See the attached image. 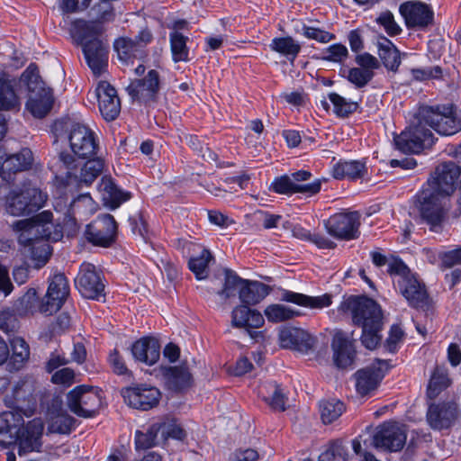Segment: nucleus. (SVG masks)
<instances>
[{"label":"nucleus","mask_w":461,"mask_h":461,"mask_svg":"<svg viewBox=\"0 0 461 461\" xmlns=\"http://www.w3.org/2000/svg\"><path fill=\"white\" fill-rule=\"evenodd\" d=\"M50 211H43L31 219L13 222L12 229L17 235L18 242L24 247H32L38 242H57L63 237L59 224L52 222Z\"/></svg>","instance_id":"1"},{"label":"nucleus","mask_w":461,"mask_h":461,"mask_svg":"<svg viewBox=\"0 0 461 461\" xmlns=\"http://www.w3.org/2000/svg\"><path fill=\"white\" fill-rule=\"evenodd\" d=\"M52 131L60 137L68 131V140L74 155L81 158H92L99 149L95 133L85 124L75 122L69 119L58 120L52 126Z\"/></svg>","instance_id":"2"},{"label":"nucleus","mask_w":461,"mask_h":461,"mask_svg":"<svg viewBox=\"0 0 461 461\" xmlns=\"http://www.w3.org/2000/svg\"><path fill=\"white\" fill-rule=\"evenodd\" d=\"M88 158L81 165L74 155L68 152L59 153V171L64 185H89L102 174L104 161L101 158Z\"/></svg>","instance_id":"3"},{"label":"nucleus","mask_w":461,"mask_h":461,"mask_svg":"<svg viewBox=\"0 0 461 461\" xmlns=\"http://www.w3.org/2000/svg\"><path fill=\"white\" fill-rule=\"evenodd\" d=\"M20 79L30 93L26 108L34 117H45L52 108L53 95L51 89L45 87L39 74L38 66L35 63H31L23 72Z\"/></svg>","instance_id":"4"},{"label":"nucleus","mask_w":461,"mask_h":461,"mask_svg":"<svg viewBox=\"0 0 461 461\" xmlns=\"http://www.w3.org/2000/svg\"><path fill=\"white\" fill-rule=\"evenodd\" d=\"M417 118L426 128L429 126L442 136H452L461 131V115L453 104L420 106Z\"/></svg>","instance_id":"5"},{"label":"nucleus","mask_w":461,"mask_h":461,"mask_svg":"<svg viewBox=\"0 0 461 461\" xmlns=\"http://www.w3.org/2000/svg\"><path fill=\"white\" fill-rule=\"evenodd\" d=\"M339 312L350 316L354 325L357 327H375L383 324V313L379 304L366 296L350 295L344 297Z\"/></svg>","instance_id":"6"},{"label":"nucleus","mask_w":461,"mask_h":461,"mask_svg":"<svg viewBox=\"0 0 461 461\" xmlns=\"http://www.w3.org/2000/svg\"><path fill=\"white\" fill-rule=\"evenodd\" d=\"M397 149L403 153L418 154L434 144V136L430 129L420 122L415 113L411 125L393 139Z\"/></svg>","instance_id":"7"},{"label":"nucleus","mask_w":461,"mask_h":461,"mask_svg":"<svg viewBox=\"0 0 461 461\" xmlns=\"http://www.w3.org/2000/svg\"><path fill=\"white\" fill-rule=\"evenodd\" d=\"M417 197L421 221L429 227L431 231L440 232L447 212L442 203V196L430 189L422 188Z\"/></svg>","instance_id":"8"},{"label":"nucleus","mask_w":461,"mask_h":461,"mask_svg":"<svg viewBox=\"0 0 461 461\" xmlns=\"http://www.w3.org/2000/svg\"><path fill=\"white\" fill-rule=\"evenodd\" d=\"M461 176V167L454 161H445L438 164L430 173L427 180V187L441 196L452 195Z\"/></svg>","instance_id":"9"},{"label":"nucleus","mask_w":461,"mask_h":461,"mask_svg":"<svg viewBox=\"0 0 461 461\" xmlns=\"http://www.w3.org/2000/svg\"><path fill=\"white\" fill-rule=\"evenodd\" d=\"M47 194L36 187H25L20 192L12 191L6 198V212L14 216L30 214L41 208Z\"/></svg>","instance_id":"10"},{"label":"nucleus","mask_w":461,"mask_h":461,"mask_svg":"<svg viewBox=\"0 0 461 461\" xmlns=\"http://www.w3.org/2000/svg\"><path fill=\"white\" fill-rule=\"evenodd\" d=\"M389 368L387 360L376 359L371 365L357 370L353 375L357 393L360 397L373 396Z\"/></svg>","instance_id":"11"},{"label":"nucleus","mask_w":461,"mask_h":461,"mask_svg":"<svg viewBox=\"0 0 461 461\" xmlns=\"http://www.w3.org/2000/svg\"><path fill=\"white\" fill-rule=\"evenodd\" d=\"M69 410L78 417L92 418L95 416L102 401L97 391L86 385H78L67 395Z\"/></svg>","instance_id":"12"},{"label":"nucleus","mask_w":461,"mask_h":461,"mask_svg":"<svg viewBox=\"0 0 461 461\" xmlns=\"http://www.w3.org/2000/svg\"><path fill=\"white\" fill-rule=\"evenodd\" d=\"M360 214L357 212H343L330 216L325 222L328 233L341 240H357L360 236Z\"/></svg>","instance_id":"13"},{"label":"nucleus","mask_w":461,"mask_h":461,"mask_svg":"<svg viewBox=\"0 0 461 461\" xmlns=\"http://www.w3.org/2000/svg\"><path fill=\"white\" fill-rule=\"evenodd\" d=\"M405 427L396 421H384L373 435V444L376 448L389 452L400 451L406 444Z\"/></svg>","instance_id":"14"},{"label":"nucleus","mask_w":461,"mask_h":461,"mask_svg":"<svg viewBox=\"0 0 461 461\" xmlns=\"http://www.w3.org/2000/svg\"><path fill=\"white\" fill-rule=\"evenodd\" d=\"M85 235L93 245L110 247L116 239L117 223L111 214H99L86 226Z\"/></svg>","instance_id":"15"},{"label":"nucleus","mask_w":461,"mask_h":461,"mask_svg":"<svg viewBox=\"0 0 461 461\" xmlns=\"http://www.w3.org/2000/svg\"><path fill=\"white\" fill-rule=\"evenodd\" d=\"M69 294V285L64 274H56L50 281L46 295L40 304V312L51 315L57 312L64 304Z\"/></svg>","instance_id":"16"},{"label":"nucleus","mask_w":461,"mask_h":461,"mask_svg":"<svg viewBox=\"0 0 461 461\" xmlns=\"http://www.w3.org/2000/svg\"><path fill=\"white\" fill-rule=\"evenodd\" d=\"M124 402L131 408L149 411L156 407L161 398L160 391L146 384H134L122 389Z\"/></svg>","instance_id":"17"},{"label":"nucleus","mask_w":461,"mask_h":461,"mask_svg":"<svg viewBox=\"0 0 461 461\" xmlns=\"http://www.w3.org/2000/svg\"><path fill=\"white\" fill-rule=\"evenodd\" d=\"M458 416V406L455 402L447 401L429 404L426 421L435 431L449 429Z\"/></svg>","instance_id":"18"},{"label":"nucleus","mask_w":461,"mask_h":461,"mask_svg":"<svg viewBox=\"0 0 461 461\" xmlns=\"http://www.w3.org/2000/svg\"><path fill=\"white\" fill-rule=\"evenodd\" d=\"M160 90L159 73L151 69L141 79H134L126 87L128 95L133 101L140 104H149L157 101Z\"/></svg>","instance_id":"19"},{"label":"nucleus","mask_w":461,"mask_h":461,"mask_svg":"<svg viewBox=\"0 0 461 461\" xmlns=\"http://www.w3.org/2000/svg\"><path fill=\"white\" fill-rule=\"evenodd\" d=\"M33 155L30 149L23 148L19 152L8 154L5 147H0V176L3 180L10 183L13 175L31 168Z\"/></svg>","instance_id":"20"},{"label":"nucleus","mask_w":461,"mask_h":461,"mask_svg":"<svg viewBox=\"0 0 461 461\" xmlns=\"http://www.w3.org/2000/svg\"><path fill=\"white\" fill-rule=\"evenodd\" d=\"M79 293L87 299L99 300L104 296V284L95 267L89 263L81 265L79 273L75 279Z\"/></svg>","instance_id":"21"},{"label":"nucleus","mask_w":461,"mask_h":461,"mask_svg":"<svg viewBox=\"0 0 461 461\" xmlns=\"http://www.w3.org/2000/svg\"><path fill=\"white\" fill-rule=\"evenodd\" d=\"M407 28L424 29L434 22V12L430 5L420 1H406L399 7Z\"/></svg>","instance_id":"22"},{"label":"nucleus","mask_w":461,"mask_h":461,"mask_svg":"<svg viewBox=\"0 0 461 461\" xmlns=\"http://www.w3.org/2000/svg\"><path fill=\"white\" fill-rule=\"evenodd\" d=\"M34 385L29 380H19L11 391L5 393L4 403L6 407L13 409L14 411H20L27 415L24 409H32L36 403L33 395Z\"/></svg>","instance_id":"23"},{"label":"nucleus","mask_w":461,"mask_h":461,"mask_svg":"<svg viewBox=\"0 0 461 461\" xmlns=\"http://www.w3.org/2000/svg\"><path fill=\"white\" fill-rule=\"evenodd\" d=\"M397 287L411 307L424 309L429 306V298L426 286L413 274L398 279Z\"/></svg>","instance_id":"24"},{"label":"nucleus","mask_w":461,"mask_h":461,"mask_svg":"<svg viewBox=\"0 0 461 461\" xmlns=\"http://www.w3.org/2000/svg\"><path fill=\"white\" fill-rule=\"evenodd\" d=\"M43 429L44 424L41 419H33L26 425L23 424L15 443L20 456L28 452L40 451Z\"/></svg>","instance_id":"25"},{"label":"nucleus","mask_w":461,"mask_h":461,"mask_svg":"<svg viewBox=\"0 0 461 461\" xmlns=\"http://www.w3.org/2000/svg\"><path fill=\"white\" fill-rule=\"evenodd\" d=\"M279 339L283 348L303 354H308L313 350L316 344V339L313 336L306 330L296 327H288L282 330L279 334Z\"/></svg>","instance_id":"26"},{"label":"nucleus","mask_w":461,"mask_h":461,"mask_svg":"<svg viewBox=\"0 0 461 461\" xmlns=\"http://www.w3.org/2000/svg\"><path fill=\"white\" fill-rule=\"evenodd\" d=\"M96 94L99 110L104 119L107 122L115 120L121 112V102L116 89L104 81L98 85Z\"/></svg>","instance_id":"27"},{"label":"nucleus","mask_w":461,"mask_h":461,"mask_svg":"<svg viewBox=\"0 0 461 461\" xmlns=\"http://www.w3.org/2000/svg\"><path fill=\"white\" fill-rule=\"evenodd\" d=\"M24 424L23 413L8 411L0 413V445H14Z\"/></svg>","instance_id":"28"},{"label":"nucleus","mask_w":461,"mask_h":461,"mask_svg":"<svg viewBox=\"0 0 461 461\" xmlns=\"http://www.w3.org/2000/svg\"><path fill=\"white\" fill-rule=\"evenodd\" d=\"M83 53L88 67L100 76L108 64V48L99 39H92L83 45Z\"/></svg>","instance_id":"29"},{"label":"nucleus","mask_w":461,"mask_h":461,"mask_svg":"<svg viewBox=\"0 0 461 461\" xmlns=\"http://www.w3.org/2000/svg\"><path fill=\"white\" fill-rule=\"evenodd\" d=\"M331 346L334 351V362L338 367L346 368L353 364L356 356L354 340L349 339L345 332H336Z\"/></svg>","instance_id":"30"},{"label":"nucleus","mask_w":461,"mask_h":461,"mask_svg":"<svg viewBox=\"0 0 461 461\" xmlns=\"http://www.w3.org/2000/svg\"><path fill=\"white\" fill-rule=\"evenodd\" d=\"M131 353L135 360L152 366L160 356V345L157 339L142 338L131 346Z\"/></svg>","instance_id":"31"},{"label":"nucleus","mask_w":461,"mask_h":461,"mask_svg":"<svg viewBox=\"0 0 461 461\" xmlns=\"http://www.w3.org/2000/svg\"><path fill=\"white\" fill-rule=\"evenodd\" d=\"M160 373L167 387L173 392H181L192 384V375L186 366H160Z\"/></svg>","instance_id":"32"},{"label":"nucleus","mask_w":461,"mask_h":461,"mask_svg":"<svg viewBox=\"0 0 461 461\" xmlns=\"http://www.w3.org/2000/svg\"><path fill=\"white\" fill-rule=\"evenodd\" d=\"M281 301L294 303L302 307L321 310L331 305L332 297L329 294L320 296H310L290 290H283Z\"/></svg>","instance_id":"33"},{"label":"nucleus","mask_w":461,"mask_h":461,"mask_svg":"<svg viewBox=\"0 0 461 461\" xmlns=\"http://www.w3.org/2000/svg\"><path fill=\"white\" fill-rule=\"evenodd\" d=\"M104 203L110 209L118 208L122 203L128 201L131 194L120 189L111 177L104 176L98 185Z\"/></svg>","instance_id":"34"},{"label":"nucleus","mask_w":461,"mask_h":461,"mask_svg":"<svg viewBox=\"0 0 461 461\" xmlns=\"http://www.w3.org/2000/svg\"><path fill=\"white\" fill-rule=\"evenodd\" d=\"M312 173L308 170H298L290 175H283L276 177L270 185L273 192L291 196L295 194L296 182L310 180Z\"/></svg>","instance_id":"35"},{"label":"nucleus","mask_w":461,"mask_h":461,"mask_svg":"<svg viewBox=\"0 0 461 461\" xmlns=\"http://www.w3.org/2000/svg\"><path fill=\"white\" fill-rule=\"evenodd\" d=\"M231 324L237 328L257 329L264 324L263 315L243 303L235 307L231 313Z\"/></svg>","instance_id":"36"},{"label":"nucleus","mask_w":461,"mask_h":461,"mask_svg":"<svg viewBox=\"0 0 461 461\" xmlns=\"http://www.w3.org/2000/svg\"><path fill=\"white\" fill-rule=\"evenodd\" d=\"M269 285L258 281L246 280L239 292V296L242 303L247 305H256L264 300L270 293Z\"/></svg>","instance_id":"37"},{"label":"nucleus","mask_w":461,"mask_h":461,"mask_svg":"<svg viewBox=\"0 0 461 461\" xmlns=\"http://www.w3.org/2000/svg\"><path fill=\"white\" fill-rule=\"evenodd\" d=\"M114 50L119 59L124 64L133 63L134 59H142L146 56L145 50L137 45L133 39L120 37L113 42Z\"/></svg>","instance_id":"38"},{"label":"nucleus","mask_w":461,"mask_h":461,"mask_svg":"<svg viewBox=\"0 0 461 461\" xmlns=\"http://www.w3.org/2000/svg\"><path fill=\"white\" fill-rule=\"evenodd\" d=\"M12 353L8 362L10 371L21 370L30 358V348L21 337H15L10 341Z\"/></svg>","instance_id":"39"},{"label":"nucleus","mask_w":461,"mask_h":461,"mask_svg":"<svg viewBox=\"0 0 461 461\" xmlns=\"http://www.w3.org/2000/svg\"><path fill=\"white\" fill-rule=\"evenodd\" d=\"M367 172L364 162L358 160L338 162L332 171V176L336 179L348 178L357 180L362 178Z\"/></svg>","instance_id":"40"},{"label":"nucleus","mask_w":461,"mask_h":461,"mask_svg":"<svg viewBox=\"0 0 461 461\" xmlns=\"http://www.w3.org/2000/svg\"><path fill=\"white\" fill-rule=\"evenodd\" d=\"M259 393L271 409L279 411L285 410L286 397L280 385L276 382L263 384L259 389Z\"/></svg>","instance_id":"41"},{"label":"nucleus","mask_w":461,"mask_h":461,"mask_svg":"<svg viewBox=\"0 0 461 461\" xmlns=\"http://www.w3.org/2000/svg\"><path fill=\"white\" fill-rule=\"evenodd\" d=\"M378 55L384 66L392 71H396L401 64L400 52L393 43L385 37L378 41Z\"/></svg>","instance_id":"42"},{"label":"nucleus","mask_w":461,"mask_h":461,"mask_svg":"<svg viewBox=\"0 0 461 461\" xmlns=\"http://www.w3.org/2000/svg\"><path fill=\"white\" fill-rule=\"evenodd\" d=\"M21 103L10 80L0 77V111H19Z\"/></svg>","instance_id":"43"},{"label":"nucleus","mask_w":461,"mask_h":461,"mask_svg":"<svg viewBox=\"0 0 461 461\" xmlns=\"http://www.w3.org/2000/svg\"><path fill=\"white\" fill-rule=\"evenodd\" d=\"M272 50L285 56L293 62L301 51V45L292 37H276L270 43Z\"/></svg>","instance_id":"44"},{"label":"nucleus","mask_w":461,"mask_h":461,"mask_svg":"<svg viewBox=\"0 0 461 461\" xmlns=\"http://www.w3.org/2000/svg\"><path fill=\"white\" fill-rule=\"evenodd\" d=\"M264 313L267 321L274 323L286 321L303 315L301 311L279 303L268 305Z\"/></svg>","instance_id":"45"},{"label":"nucleus","mask_w":461,"mask_h":461,"mask_svg":"<svg viewBox=\"0 0 461 461\" xmlns=\"http://www.w3.org/2000/svg\"><path fill=\"white\" fill-rule=\"evenodd\" d=\"M41 302L38 300L37 292L30 288L14 304V310L20 316L33 315L40 312Z\"/></svg>","instance_id":"46"},{"label":"nucleus","mask_w":461,"mask_h":461,"mask_svg":"<svg viewBox=\"0 0 461 461\" xmlns=\"http://www.w3.org/2000/svg\"><path fill=\"white\" fill-rule=\"evenodd\" d=\"M451 384L447 371L445 368L437 366L429 379L427 395L429 399H435L438 394L447 389Z\"/></svg>","instance_id":"47"},{"label":"nucleus","mask_w":461,"mask_h":461,"mask_svg":"<svg viewBox=\"0 0 461 461\" xmlns=\"http://www.w3.org/2000/svg\"><path fill=\"white\" fill-rule=\"evenodd\" d=\"M345 410L344 402L338 399L324 400L320 402L321 418L325 424L332 423Z\"/></svg>","instance_id":"48"},{"label":"nucleus","mask_w":461,"mask_h":461,"mask_svg":"<svg viewBox=\"0 0 461 461\" xmlns=\"http://www.w3.org/2000/svg\"><path fill=\"white\" fill-rule=\"evenodd\" d=\"M64 208L79 217L82 220L83 217H87L92 214L95 209V203L89 194H83L74 198L67 207L65 203Z\"/></svg>","instance_id":"49"},{"label":"nucleus","mask_w":461,"mask_h":461,"mask_svg":"<svg viewBox=\"0 0 461 461\" xmlns=\"http://www.w3.org/2000/svg\"><path fill=\"white\" fill-rule=\"evenodd\" d=\"M212 260H213V257L210 250L202 249L198 257L189 259L188 267L198 280L205 279L208 276V267Z\"/></svg>","instance_id":"50"},{"label":"nucleus","mask_w":461,"mask_h":461,"mask_svg":"<svg viewBox=\"0 0 461 461\" xmlns=\"http://www.w3.org/2000/svg\"><path fill=\"white\" fill-rule=\"evenodd\" d=\"M172 58L175 62L188 60V48L186 42L188 38L177 31L172 32L169 35Z\"/></svg>","instance_id":"51"},{"label":"nucleus","mask_w":461,"mask_h":461,"mask_svg":"<svg viewBox=\"0 0 461 461\" xmlns=\"http://www.w3.org/2000/svg\"><path fill=\"white\" fill-rule=\"evenodd\" d=\"M329 99L333 104L334 113L340 118H347L359 107L358 103L348 101L337 93H330Z\"/></svg>","instance_id":"52"},{"label":"nucleus","mask_w":461,"mask_h":461,"mask_svg":"<svg viewBox=\"0 0 461 461\" xmlns=\"http://www.w3.org/2000/svg\"><path fill=\"white\" fill-rule=\"evenodd\" d=\"M224 276L223 287L218 292V294L228 299L236 295L237 289L244 285L246 279H242L233 270L229 268L224 269Z\"/></svg>","instance_id":"53"},{"label":"nucleus","mask_w":461,"mask_h":461,"mask_svg":"<svg viewBox=\"0 0 461 461\" xmlns=\"http://www.w3.org/2000/svg\"><path fill=\"white\" fill-rule=\"evenodd\" d=\"M161 427L159 424H152L147 432L136 431L135 434V446L136 449H149L157 445V438L160 433Z\"/></svg>","instance_id":"54"},{"label":"nucleus","mask_w":461,"mask_h":461,"mask_svg":"<svg viewBox=\"0 0 461 461\" xmlns=\"http://www.w3.org/2000/svg\"><path fill=\"white\" fill-rule=\"evenodd\" d=\"M161 427L160 434L163 439L174 438L184 440L186 437L185 429L176 423L175 419L166 418L164 421L158 422Z\"/></svg>","instance_id":"55"},{"label":"nucleus","mask_w":461,"mask_h":461,"mask_svg":"<svg viewBox=\"0 0 461 461\" xmlns=\"http://www.w3.org/2000/svg\"><path fill=\"white\" fill-rule=\"evenodd\" d=\"M113 1L100 0L92 8V14L96 22L104 23L113 22L115 18Z\"/></svg>","instance_id":"56"},{"label":"nucleus","mask_w":461,"mask_h":461,"mask_svg":"<svg viewBox=\"0 0 461 461\" xmlns=\"http://www.w3.org/2000/svg\"><path fill=\"white\" fill-rule=\"evenodd\" d=\"M48 242H38L31 247L32 259L35 262L34 267L36 268L45 266L52 254V248Z\"/></svg>","instance_id":"57"},{"label":"nucleus","mask_w":461,"mask_h":461,"mask_svg":"<svg viewBox=\"0 0 461 461\" xmlns=\"http://www.w3.org/2000/svg\"><path fill=\"white\" fill-rule=\"evenodd\" d=\"M360 328L362 329V345L367 349H375L382 339L380 332L383 329V324H378L375 327L367 326Z\"/></svg>","instance_id":"58"},{"label":"nucleus","mask_w":461,"mask_h":461,"mask_svg":"<svg viewBox=\"0 0 461 461\" xmlns=\"http://www.w3.org/2000/svg\"><path fill=\"white\" fill-rule=\"evenodd\" d=\"M374 76V71L352 68L348 70L346 77L356 88H363L373 79Z\"/></svg>","instance_id":"59"},{"label":"nucleus","mask_w":461,"mask_h":461,"mask_svg":"<svg viewBox=\"0 0 461 461\" xmlns=\"http://www.w3.org/2000/svg\"><path fill=\"white\" fill-rule=\"evenodd\" d=\"M347 448L339 441H334L319 456V461H346Z\"/></svg>","instance_id":"60"},{"label":"nucleus","mask_w":461,"mask_h":461,"mask_svg":"<svg viewBox=\"0 0 461 461\" xmlns=\"http://www.w3.org/2000/svg\"><path fill=\"white\" fill-rule=\"evenodd\" d=\"M297 32H301L309 40H314L321 43H327L335 39L333 33L306 24H303L301 31L297 30Z\"/></svg>","instance_id":"61"},{"label":"nucleus","mask_w":461,"mask_h":461,"mask_svg":"<svg viewBox=\"0 0 461 461\" xmlns=\"http://www.w3.org/2000/svg\"><path fill=\"white\" fill-rule=\"evenodd\" d=\"M377 23L384 27V31L390 36H396L401 33L402 29L394 20L393 14L390 11H384L376 18Z\"/></svg>","instance_id":"62"},{"label":"nucleus","mask_w":461,"mask_h":461,"mask_svg":"<svg viewBox=\"0 0 461 461\" xmlns=\"http://www.w3.org/2000/svg\"><path fill=\"white\" fill-rule=\"evenodd\" d=\"M75 419L69 415H59L52 419L50 429L52 432L68 434L74 427Z\"/></svg>","instance_id":"63"},{"label":"nucleus","mask_w":461,"mask_h":461,"mask_svg":"<svg viewBox=\"0 0 461 461\" xmlns=\"http://www.w3.org/2000/svg\"><path fill=\"white\" fill-rule=\"evenodd\" d=\"M348 55L347 47L343 44L336 43L325 50L322 59L332 62H342L348 58Z\"/></svg>","instance_id":"64"}]
</instances>
